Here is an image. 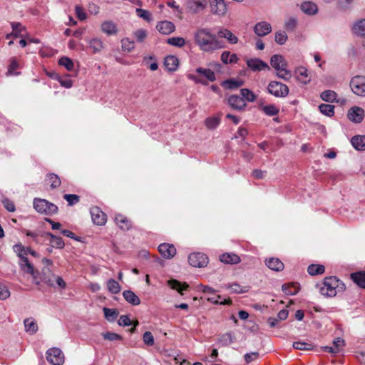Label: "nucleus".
I'll list each match as a JSON object with an SVG mask.
<instances>
[{
    "label": "nucleus",
    "mask_w": 365,
    "mask_h": 365,
    "mask_svg": "<svg viewBox=\"0 0 365 365\" xmlns=\"http://www.w3.org/2000/svg\"><path fill=\"white\" fill-rule=\"evenodd\" d=\"M347 116L351 121L359 123L364 119V110L359 106H353L349 110Z\"/></svg>",
    "instance_id": "ddd939ff"
},
{
    "label": "nucleus",
    "mask_w": 365,
    "mask_h": 365,
    "mask_svg": "<svg viewBox=\"0 0 365 365\" xmlns=\"http://www.w3.org/2000/svg\"><path fill=\"white\" fill-rule=\"evenodd\" d=\"M266 265L272 270L281 271L284 269V265L283 262L278 258L271 257L266 260Z\"/></svg>",
    "instance_id": "a878e982"
},
{
    "label": "nucleus",
    "mask_w": 365,
    "mask_h": 365,
    "mask_svg": "<svg viewBox=\"0 0 365 365\" xmlns=\"http://www.w3.org/2000/svg\"><path fill=\"white\" fill-rule=\"evenodd\" d=\"M355 34L359 36H365V19L357 21L353 28Z\"/></svg>",
    "instance_id": "c03bdc74"
},
{
    "label": "nucleus",
    "mask_w": 365,
    "mask_h": 365,
    "mask_svg": "<svg viewBox=\"0 0 365 365\" xmlns=\"http://www.w3.org/2000/svg\"><path fill=\"white\" fill-rule=\"evenodd\" d=\"M11 295L9 289L1 284H0V300H5L8 299Z\"/></svg>",
    "instance_id": "e2e57ef3"
},
{
    "label": "nucleus",
    "mask_w": 365,
    "mask_h": 365,
    "mask_svg": "<svg viewBox=\"0 0 365 365\" xmlns=\"http://www.w3.org/2000/svg\"><path fill=\"white\" fill-rule=\"evenodd\" d=\"M295 75L297 80L304 84H307L311 80L307 68L302 66L296 69Z\"/></svg>",
    "instance_id": "5701e85b"
},
{
    "label": "nucleus",
    "mask_w": 365,
    "mask_h": 365,
    "mask_svg": "<svg viewBox=\"0 0 365 365\" xmlns=\"http://www.w3.org/2000/svg\"><path fill=\"white\" fill-rule=\"evenodd\" d=\"M293 347L298 350H312L313 349L312 344L302 341L294 342Z\"/></svg>",
    "instance_id": "13d9d810"
},
{
    "label": "nucleus",
    "mask_w": 365,
    "mask_h": 365,
    "mask_svg": "<svg viewBox=\"0 0 365 365\" xmlns=\"http://www.w3.org/2000/svg\"><path fill=\"white\" fill-rule=\"evenodd\" d=\"M123 296L126 302L132 305H139L140 304V298L132 291L125 290L123 292Z\"/></svg>",
    "instance_id": "cd10ccee"
},
{
    "label": "nucleus",
    "mask_w": 365,
    "mask_h": 365,
    "mask_svg": "<svg viewBox=\"0 0 365 365\" xmlns=\"http://www.w3.org/2000/svg\"><path fill=\"white\" fill-rule=\"evenodd\" d=\"M227 104L234 110L242 111L247 106V103L243 98L237 95H231L227 98Z\"/></svg>",
    "instance_id": "9b49d317"
},
{
    "label": "nucleus",
    "mask_w": 365,
    "mask_h": 365,
    "mask_svg": "<svg viewBox=\"0 0 365 365\" xmlns=\"http://www.w3.org/2000/svg\"><path fill=\"white\" fill-rule=\"evenodd\" d=\"M89 47L93 50V53H100L104 48L103 41L98 38H93L88 41Z\"/></svg>",
    "instance_id": "c85d7f7f"
},
{
    "label": "nucleus",
    "mask_w": 365,
    "mask_h": 365,
    "mask_svg": "<svg viewBox=\"0 0 365 365\" xmlns=\"http://www.w3.org/2000/svg\"><path fill=\"white\" fill-rule=\"evenodd\" d=\"M49 182L51 183V187L52 188H56L61 185V180L58 175L51 173L47 176Z\"/></svg>",
    "instance_id": "4d7b16f0"
},
{
    "label": "nucleus",
    "mask_w": 365,
    "mask_h": 365,
    "mask_svg": "<svg viewBox=\"0 0 365 365\" xmlns=\"http://www.w3.org/2000/svg\"><path fill=\"white\" fill-rule=\"evenodd\" d=\"M91 215L94 224L97 225H103L106 222V215L98 207H93L91 209Z\"/></svg>",
    "instance_id": "4468645a"
},
{
    "label": "nucleus",
    "mask_w": 365,
    "mask_h": 365,
    "mask_svg": "<svg viewBox=\"0 0 365 365\" xmlns=\"http://www.w3.org/2000/svg\"><path fill=\"white\" fill-rule=\"evenodd\" d=\"M268 92L275 97H286L289 92L288 86L281 82L272 81L267 86Z\"/></svg>",
    "instance_id": "39448f33"
},
{
    "label": "nucleus",
    "mask_w": 365,
    "mask_h": 365,
    "mask_svg": "<svg viewBox=\"0 0 365 365\" xmlns=\"http://www.w3.org/2000/svg\"><path fill=\"white\" fill-rule=\"evenodd\" d=\"M33 205L34 208L41 214L52 215L58 212V207L45 199L35 198Z\"/></svg>",
    "instance_id": "20e7f679"
},
{
    "label": "nucleus",
    "mask_w": 365,
    "mask_h": 365,
    "mask_svg": "<svg viewBox=\"0 0 365 365\" xmlns=\"http://www.w3.org/2000/svg\"><path fill=\"white\" fill-rule=\"evenodd\" d=\"M143 339L145 344L148 346L154 344V338L150 331H145L143 334Z\"/></svg>",
    "instance_id": "338daca9"
},
{
    "label": "nucleus",
    "mask_w": 365,
    "mask_h": 365,
    "mask_svg": "<svg viewBox=\"0 0 365 365\" xmlns=\"http://www.w3.org/2000/svg\"><path fill=\"white\" fill-rule=\"evenodd\" d=\"M101 31L108 36L115 35L118 29L115 23L112 21H105L101 24Z\"/></svg>",
    "instance_id": "f3484780"
},
{
    "label": "nucleus",
    "mask_w": 365,
    "mask_h": 365,
    "mask_svg": "<svg viewBox=\"0 0 365 365\" xmlns=\"http://www.w3.org/2000/svg\"><path fill=\"white\" fill-rule=\"evenodd\" d=\"M277 76L284 81H289L292 77L291 71L287 69V67L277 71Z\"/></svg>",
    "instance_id": "6e6d98bb"
},
{
    "label": "nucleus",
    "mask_w": 365,
    "mask_h": 365,
    "mask_svg": "<svg viewBox=\"0 0 365 365\" xmlns=\"http://www.w3.org/2000/svg\"><path fill=\"white\" fill-rule=\"evenodd\" d=\"M13 250L14 252L16 253L17 256L19 257V264L21 269L24 272L31 274L36 284H38V282H36L38 275V272L36 269H35L33 264L29 261L27 258L28 254L25 251L26 247L23 246L21 244H17L13 247Z\"/></svg>",
    "instance_id": "7ed1b4c3"
},
{
    "label": "nucleus",
    "mask_w": 365,
    "mask_h": 365,
    "mask_svg": "<svg viewBox=\"0 0 365 365\" xmlns=\"http://www.w3.org/2000/svg\"><path fill=\"white\" fill-rule=\"evenodd\" d=\"M158 251L165 259H172L176 255V249L172 244H160L158 246Z\"/></svg>",
    "instance_id": "2eb2a0df"
},
{
    "label": "nucleus",
    "mask_w": 365,
    "mask_h": 365,
    "mask_svg": "<svg viewBox=\"0 0 365 365\" xmlns=\"http://www.w3.org/2000/svg\"><path fill=\"white\" fill-rule=\"evenodd\" d=\"M164 65L169 71H175L178 68L179 61L175 56H168L165 58Z\"/></svg>",
    "instance_id": "b1692460"
},
{
    "label": "nucleus",
    "mask_w": 365,
    "mask_h": 365,
    "mask_svg": "<svg viewBox=\"0 0 365 365\" xmlns=\"http://www.w3.org/2000/svg\"><path fill=\"white\" fill-rule=\"evenodd\" d=\"M264 113L269 116H274L279 113V109L274 105H268L262 108Z\"/></svg>",
    "instance_id": "8fccbe9b"
},
{
    "label": "nucleus",
    "mask_w": 365,
    "mask_h": 365,
    "mask_svg": "<svg viewBox=\"0 0 365 365\" xmlns=\"http://www.w3.org/2000/svg\"><path fill=\"white\" fill-rule=\"evenodd\" d=\"M168 284L170 287L171 289H176L181 294H182V291L187 290L189 287L187 283L185 282V283L182 284L180 282L178 281L177 279L168 280Z\"/></svg>",
    "instance_id": "7c9ffc66"
},
{
    "label": "nucleus",
    "mask_w": 365,
    "mask_h": 365,
    "mask_svg": "<svg viewBox=\"0 0 365 365\" xmlns=\"http://www.w3.org/2000/svg\"><path fill=\"white\" fill-rule=\"evenodd\" d=\"M302 11L309 15L315 14L317 12V6L313 2L307 1L301 5Z\"/></svg>",
    "instance_id": "c756f323"
},
{
    "label": "nucleus",
    "mask_w": 365,
    "mask_h": 365,
    "mask_svg": "<svg viewBox=\"0 0 365 365\" xmlns=\"http://www.w3.org/2000/svg\"><path fill=\"white\" fill-rule=\"evenodd\" d=\"M116 225L123 230H129L132 227V222L122 214H117L115 217Z\"/></svg>",
    "instance_id": "6ab92c4d"
},
{
    "label": "nucleus",
    "mask_w": 365,
    "mask_h": 365,
    "mask_svg": "<svg viewBox=\"0 0 365 365\" xmlns=\"http://www.w3.org/2000/svg\"><path fill=\"white\" fill-rule=\"evenodd\" d=\"M244 81L242 80L229 79L224 82V86L227 89H235L243 86Z\"/></svg>",
    "instance_id": "79ce46f5"
},
{
    "label": "nucleus",
    "mask_w": 365,
    "mask_h": 365,
    "mask_svg": "<svg viewBox=\"0 0 365 365\" xmlns=\"http://www.w3.org/2000/svg\"><path fill=\"white\" fill-rule=\"evenodd\" d=\"M168 43L177 47H182L185 44V40L182 37H172L167 40Z\"/></svg>",
    "instance_id": "603ef678"
},
{
    "label": "nucleus",
    "mask_w": 365,
    "mask_h": 365,
    "mask_svg": "<svg viewBox=\"0 0 365 365\" xmlns=\"http://www.w3.org/2000/svg\"><path fill=\"white\" fill-rule=\"evenodd\" d=\"M24 324L26 332L29 333L30 335H34L38 331V324L34 318L30 317L25 319L24 320Z\"/></svg>",
    "instance_id": "412c9836"
},
{
    "label": "nucleus",
    "mask_w": 365,
    "mask_h": 365,
    "mask_svg": "<svg viewBox=\"0 0 365 365\" xmlns=\"http://www.w3.org/2000/svg\"><path fill=\"white\" fill-rule=\"evenodd\" d=\"M206 0H187L186 9L190 13L197 14L203 11L207 6Z\"/></svg>",
    "instance_id": "9d476101"
},
{
    "label": "nucleus",
    "mask_w": 365,
    "mask_h": 365,
    "mask_svg": "<svg viewBox=\"0 0 365 365\" xmlns=\"http://www.w3.org/2000/svg\"><path fill=\"white\" fill-rule=\"evenodd\" d=\"M353 147L357 150H365V135H355L351 139Z\"/></svg>",
    "instance_id": "bb28decb"
},
{
    "label": "nucleus",
    "mask_w": 365,
    "mask_h": 365,
    "mask_svg": "<svg viewBox=\"0 0 365 365\" xmlns=\"http://www.w3.org/2000/svg\"><path fill=\"white\" fill-rule=\"evenodd\" d=\"M53 274L48 267H43L42 269V280L50 287H53V279L51 276Z\"/></svg>",
    "instance_id": "f704fd0d"
},
{
    "label": "nucleus",
    "mask_w": 365,
    "mask_h": 365,
    "mask_svg": "<svg viewBox=\"0 0 365 365\" xmlns=\"http://www.w3.org/2000/svg\"><path fill=\"white\" fill-rule=\"evenodd\" d=\"M351 278L359 287L365 288V272L352 273Z\"/></svg>",
    "instance_id": "2f4dec72"
},
{
    "label": "nucleus",
    "mask_w": 365,
    "mask_h": 365,
    "mask_svg": "<svg viewBox=\"0 0 365 365\" xmlns=\"http://www.w3.org/2000/svg\"><path fill=\"white\" fill-rule=\"evenodd\" d=\"M196 72L200 75L204 76L207 80H209L211 82L215 81L216 79L215 73L209 68H203L202 67H200L196 69Z\"/></svg>",
    "instance_id": "72a5a7b5"
},
{
    "label": "nucleus",
    "mask_w": 365,
    "mask_h": 365,
    "mask_svg": "<svg viewBox=\"0 0 365 365\" xmlns=\"http://www.w3.org/2000/svg\"><path fill=\"white\" fill-rule=\"evenodd\" d=\"M108 289L112 294H118L120 291L119 283L113 279H110L107 282Z\"/></svg>",
    "instance_id": "a18cd8bd"
},
{
    "label": "nucleus",
    "mask_w": 365,
    "mask_h": 365,
    "mask_svg": "<svg viewBox=\"0 0 365 365\" xmlns=\"http://www.w3.org/2000/svg\"><path fill=\"white\" fill-rule=\"evenodd\" d=\"M156 29L160 33L168 35L174 31L175 26L170 21H163L157 24Z\"/></svg>",
    "instance_id": "aec40b11"
},
{
    "label": "nucleus",
    "mask_w": 365,
    "mask_h": 365,
    "mask_svg": "<svg viewBox=\"0 0 365 365\" xmlns=\"http://www.w3.org/2000/svg\"><path fill=\"white\" fill-rule=\"evenodd\" d=\"M319 109L322 113L327 116H332L334 114V106L330 104H321Z\"/></svg>",
    "instance_id": "09e8293b"
},
{
    "label": "nucleus",
    "mask_w": 365,
    "mask_h": 365,
    "mask_svg": "<svg viewBox=\"0 0 365 365\" xmlns=\"http://www.w3.org/2000/svg\"><path fill=\"white\" fill-rule=\"evenodd\" d=\"M217 36L226 38L229 43L235 44L238 41L237 37L227 29H221L217 31Z\"/></svg>",
    "instance_id": "393cba45"
},
{
    "label": "nucleus",
    "mask_w": 365,
    "mask_h": 365,
    "mask_svg": "<svg viewBox=\"0 0 365 365\" xmlns=\"http://www.w3.org/2000/svg\"><path fill=\"white\" fill-rule=\"evenodd\" d=\"M63 198L68 202L70 206L78 203L80 200V197L75 194H66Z\"/></svg>",
    "instance_id": "bf43d9fd"
},
{
    "label": "nucleus",
    "mask_w": 365,
    "mask_h": 365,
    "mask_svg": "<svg viewBox=\"0 0 365 365\" xmlns=\"http://www.w3.org/2000/svg\"><path fill=\"white\" fill-rule=\"evenodd\" d=\"M222 262L229 264H237L240 262V257L234 253H224L220 256Z\"/></svg>",
    "instance_id": "4be33fe9"
},
{
    "label": "nucleus",
    "mask_w": 365,
    "mask_h": 365,
    "mask_svg": "<svg viewBox=\"0 0 365 365\" xmlns=\"http://www.w3.org/2000/svg\"><path fill=\"white\" fill-rule=\"evenodd\" d=\"M46 354L47 361L52 365H62L64 363V355L59 348H51Z\"/></svg>",
    "instance_id": "423d86ee"
},
{
    "label": "nucleus",
    "mask_w": 365,
    "mask_h": 365,
    "mask_svg": "<svg viewBox=\"0 0 365 365\" xmlns=\"http://www.w3.org/2000/svg\"><path fill=\"white\" fill-rule=\"evenodd\" d=\"M136 14L139 17L147 21H150L151 20V14L147 10L143 9H136Z\"/></svg>",
    "instance_id": "052dcab7"
},
{
    "label": "nucleus",
    "mask_w": 365,
    "mask_h": 365,
    "mask_svg": "<svg viewBox=\"0 0 365 365\" xmlns=\"http://www.w3.org/2000/svg\"><path fill=\"white\" fill-rule=\"evenodd\" d=\"M103 313L108 321L113 322L118 315V312L115 309L103 308Z\"/></svg>",
    "instance_id": "37998d69"
},
{
    "label": "nucleus",
    "mask_w": 365,
    "mask_h": 365,
    "mask_svg": "<svg viewBox=\"0 0 365 365\" xmlns=\"http://www.w3.org/2000/svg\"><path fill=\"white\" fill-rule=\"evenodd\" d=\"M11 27L13 29V33L15 36H18L21 33L23 30H24V28L22 26V25L17 22H12Z\"/></svg>",
    "instance_id": "774afa93"
},
{
    "label": "nucleus",
    "mask_w": 365,
    "mask_h": 365,
    "mask_svg": "<svg viewBox=\"0 0 365 365\" xmlns=\"http://www.w3.org/2000/svg\"><path fill=\"white\" fill-rule=\"evenodd\" d=\"M188 261L191 266L195 267H204L208 263L207 257L202 252H193L188 257Z\"/></svg>",
    "instance_id": "6e6552de"
},
{
    "label": "nucleus",
    "mask_w": 365,
    "mask_h": 365,
    "mask_svg": "<svg viewBox=\"0 0 365 365\" xmlns=\"http://www.w3.org/2000/svg\"><path fill=\"white\" fill-rule=\"evenodd\" d=\"M282 291L287 295H294L299 291V287L294 284H284L282 287Z\"/></svg>",
    "instance_id": "4c0bfd02"
},
{
    "label": "nucleus",
    "mask_w": 365,
    "mask_h": 365,
    "mask_svg": "<svg viewBox=\"0 0 365 365\" xmlns=\"http://www.w3.org/2000/svg\"><path fill=\"white\" fill-rule=\"evenodd\" d=\"M194 38L195 43L204 52L212 53L224 48L223 43L217 39V36L207 28L197 29L194 34Z\"/></svg>",
    "instance_id": "f257e3e1"
},
{
    "label": "nucleus",
    "mask_w": 365,
    "mask_h": 365,
    "mask_svg": "<svg viewBox=\"0 0 365 365\" xmlns=\"http://www.w3.org/2000/svg\"><path fill=\"white\" fill-rule=\"evenodd\" d=\"M102 336L103 337L104 339L106 340H108V341H120L123 339V337L121 335L118 334H116V333H113V332H105V333H103L102 334Z\"/></svg>",
    "instance_id": "5fc2aeb1"
},
{
    "label": "nucleus",
    "mask_w": 365,
    "mask_h": 365,
    "mask_svg": "<svg viewBox=\"0 0 365 365\" xmlns=\"http://www.w3.org/2000/svg\"><path fill=\"white\" fill-rule=\"evenodd\" d=\"M317 286L319 287L320 293L327 297H333L337 292L345 290L344 284L334 276L325 277L322 283Z\"/></svg>",
    "instance_id": "f03ea898"
},
{
    "label": "nucleus",
    "mask_w": 365,
    "mask_h": 365,
    "mask_svg": "<svg viewBox=\"0 0 365 365\" xmlns=\"http://www.w3.org/2000/svg\"><path fill=\"white\" fill-rule=\"evenodd\" d=\"M239 58L235 53H230V51H223L221 54V61L225 64L236 63Z\"/></svg>",
    "instance_id": "473e14b6"
},
{
    "label": "nucleus",
    "mask_w": 365,
    "mask_h": 365,
    "mask_svg": "<svg viewBox=\"0 0 365 365\" xmlns=\"http://www.w3.org/2000/svg\"><path fill=\"white\" fill-rule=\"evenodd\" d=\"M321 98L327 102H333L336 98V93L331 90L324 91L321 93Z\"/></svg>",
    "instance_id": "49530a36"
},
{
    "label": "nucleus",
    "mask_w": 365,
    "mask_h": 365,
    "mask_svg": "<svg viewBox=\"0 0 365 365\" xmlns=\"http://www.w3.org/2000/svg\"><path fill=\"white\" fill-rule=\"evenodd\" d=\"M234 341V337L231 334V333H225L220 336L218 339V342L222 346H228L233 343Z\"/></svg>",
    "instance_id": "de8ad7c7"
},
{
    "label": "nucleus",
    "mask_w": 365,
    "mask_h": 365,
    "mask_svg": "<svg viewBox=\"0 0 365 365\" xmlns=\"http://www.w3.org/2000/svg\"><path fill=\"white\" fill-rule=\"evenodd\" d=\"M211 12L219 16H224L227 11V7L224 0H210V1Z\"/></svg>",
    "instance_id": "1a4fd4ad"
},
{
    "label": "nucleus",
    "mask_w": 365,
    "mask_h": 365,
    "mask_svg": "<svg viewBox=\"0 0 365 365\" xmlns=\"http://www.w3.org/2000/svg\"><path fill=\"white\" fill-rule=\"evenodd\" d=\"M241 98H243L244 100L247 101L248 102H254L257 99V96L250 89L248 88H242L240 90Z\"/></svg>",
    "instance_id": "58836bf2"
},
{
    "label": "nucleus",
    "mask_w": 365,
    "mask_h": 365,
    "mask_svg": "<svg viewBox=\"0 0 365 365\" xmlns=\"http://www.w3.org/2000/svg\"><path fill=\"white\" fill-rule=\"evenodd\" d=\"M325 271L324 266L322 264H311L307 268V272L310 275L322 274Z\"/></svg>",
    "instance_id": "c9c22d12"
},
{
    "label": "nucleus",
    "mask_w": 365,
    "mask_h": 365,
    "mask_svg": "<svg viewBox=\"0 0 365 365\" xmlns=\"http://www.w3.org/2000/svg\"><path fill=\"white\" fill-rule=\"evenodd\" d=\"M287 39V36L284 31H278L275 34V41L280 45L285 43Z\"/></svg>",
    "instance_id": "680f3d73"
},
{
    "label": "nucleus",
    "mask_w": 365,
    "mask_h": 365,
    "mask_svg": "<svg viewBox=\"0 0 365 365\" xmlns=\"http://www.w3.org/2000/svg\"><path fill=\"white\" fill-rule=\"evenodd\" d=\"M220 123V118L212 116L207 118L205 120V124L208 129L216 128Z\"/></svg>",
    "instance_id": "ea45409f"
},
{
    "label": "nucleus",
    "mask_w": 365,
    "mask_h": 365,
    "mask_svg": "<svg viewBox=\"0 0 365 365\" xmlns=\"http://www.w3.org/2000/svg\"><path fill=\"white\" fill-rule=\"evenodd\" d=\"M350 87L356 95L365 96V77L362 76H354L350 82Z\"/></svg>",
    "instance_id": "0eeeda50"
},
{
    "label": "nucleus",
    "mask_w": 365,
    "mask_h": 365,
    "mask_svg": "<svg viewBox=\"0 0 365 365\" xmlns=\"http://www.w3.org/2000/svg\"><path fill=\"white\" fill-rule=\"evenodd\" d=\"M254 31L258 36H264L272 31V27L270 24L262 21L255 24Z\"/></svg>",
    "instance_id": "dca6fc26"
},
{
    "label": "nucleus",
    "mask_w": 365,
    "mask_h": 365,
    "mask_svg": "<svg viewBox=\"0 0 365 365\" xmlns=\"http://www.w3.org/2000/svg\"><path fill=\"white\" fill-rule=\"evenodd\" d=\"M47 236L51 237V244L53 247L62 249L63 248L65 244L61 237H57L51 233H47Z\"/></svg>",
    "instance_id": "e433bc0d"
},
{
    "label": "nucleus",
    "mask_w": 365,
    "mask_h": 365,
    "mask_svg": "<svg viewBox=\"0 0 365 365\" xmlns=\"http://www.w3.org/2000/svg\"><path fill=\"white\" fill-rule=\"evenodd\" d=\"M270 64L276 71H279L282 68L287 67V63L284 58L278 54L273 55L271 57Z\"/></svg>",
    "instance_id": "a211bd4d"
},
{
    "label": "nucleus",
    "mask_w": 365,
    "mask_h": 365,
    "mask_svg": "<svg viewBox=\"0 0 365 365\" xmlns=\"http://www.w3.org/2000/svg\"><path fill=\"white\" fill-rule=\"evenodd\" d=\"M134 36L138 41L143 42L147 37V31L144 29H138L134 32Z\"/></svg>",
    "instance_id": "0e129e2a"
},
{
    "label": "nucleus",
    "mask_w": 365,
    "mask_h": 365,
    "mask_svg": "<svg viewBox=\"0 0 365 365\" xmlns=\"http://www.w3.org/2000/svg\"><path fill=\"white\" fill-rule=\"evenodd\" d=\"M121 43H122V49L125 51H128V52H130L131 51L134 47H135V43H134V41H130L129 38H124L121 40Z\"/></svg>",
    "instance_id": "864d4df0"
},
{
    "label": "nucleus",
    "mask_w": 365,
    "mask_h": 365,
    "mask_svg": "<svg viewBox=\"0 0 365 365\" xmlns=\"http://www.w3.org/2000/svg\"><path fill=\"white\" fill-rule=\"evenodd\" d=\"M228 288L233 293L242 294L248 291L247 287H242L237 283H232L228 286Z\"/></svg>",
    "instance_id": "3c124183"
},
{
    "label": "nucleus",
    "mask_w": 365,
    "mask_h": 365,
    "mask_svg": "<svg viewBox=\"0 0 365 365\" xmlns=\"http://www.w3.org/2000/svg\"><path fill=\"white\" fill-rule=\"evenodd\" d=\"M247 67L252 71H261L262 70H269V65L259 58H247L246 59Z\"/></svg>",
    "instance_id": "f8f14e48"
},
{
    "label": "nucleus",
    "mask_w": 365,
    "mask_h": 365,
    "mask_svg": "<svg viewBox=\"0 0 365 365\" xmlns=\"http://www.w3.org/2000/svg\"><path fill=\"white\" fill-rule=\"evenodd\" d=\"M75 10H76V16L78 17V19L79 20L83 21V20L86 19L87 14H86L84 9L81 6L76 5L75 7Z\"/></svg>",
    "instance_id": "69168bd1"
},
{
    "label": "nucleus",
    "mask_w": 365,
    "mask_h": 365,
    "mask_svg": "<svg viewBox=\"0 0 365 365\" xmlns=\"http://www.w3.org/2000/svg\"><path fill=\"white\" fill-rule=\"evenodd\" d=\"M58 64L61 66H63L68 71H72L74 69V63L73 61L66 56L61 57L58 60Z\"/></svg>",
    "instance_id": "a19ab883"
}]
</instances>
